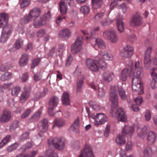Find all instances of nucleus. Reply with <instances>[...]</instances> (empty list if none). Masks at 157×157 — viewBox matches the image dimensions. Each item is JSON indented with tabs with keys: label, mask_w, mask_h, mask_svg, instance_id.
Here are the masks:
<instances>
[{
	"label": "nucleus",
	"mask_w": 157,
	"mask_h": 157,
	"mask_svg": "<svg viewBox=\"0 0 157 157\" xmlns=\"http://www.w3.org/2000/svg\"><path fill=\"white\" fill-rule=\"evenodd\" d=\"M135 68L131 67L130 71L127 68L124 69L122 71L121 78L123 81H125L127 76L132 78V89L134 92H138L139 94L144 92L143 84L141 80V75L143 71V67L140 62L137 61L134 64Z\"/></svg>",
	"instance_id": "f257e3e1"
},
{
	"label": "nucleus",
	"mask_w": 157,
	"mask_h": 157,
	"mask_svg": "<svg viewBox=\"0 0 157 157\" xmlns=\"http://www.w3.org/2000/svg\"><path fill=\"white\" fill-rule=\"evenodd\" d=\"M86 64L87 67L90 70L97 72L99 71V68L103 70H105L107 67L106 63L101 59H87L86 61Z\"/></svg>",
	"instance_id": "f03ea898"
},
{
	"label": "nucleus",
	"mask_w": 157,
	"mask_h": 157,
	"mask_svg": "<svg viewBox=\"0 0 157 157\" xmlns=\"http://www.w3.org/2000/svg\"><path fill=\"white\" fill-rule=\"evenodd\" d=\"M86 64L87 67L90 70L97 72L99 71V68L103 70H105L107 67L106 63L101 59H87L86 61Z\"/></svg>",
	"instance_id": "7ed1b4c3"
},
{
	"label": "nucleus",
	"mask_w": 157,
	"mask_h": 157,
	"mask_svg": "<svg viewBox=\"0 0 157 157\" xmlns=\"http://www.w3.org/2000/svg\"><path fill=\"white\" fill-rule=\"evenodd\" d=\"M89 118L94 120V123L95 126H98L104 124L107 121V117L103 113H90L89 110L86 108Z\"/></svg>",
	"instance_id": "20e7f679"
},
{
	"label": "nucleus",
	"mask_w": 157,
	"mask_h": 157,
	"mask_svg": "<svg viewBox=\"0 0 157 157\" xmlns=\"http://www.w3.org/2000/svg\"><path fill=\"white\" fill-rule=\"evenodd\" d=\"M134 131V128L132 126H125L122 131V134L118 135L116 139V143L120 145L124 144L125 143V136L128 134L130 135L132 134Z\"/></svg>",
	"instance_id": "39448f33"
},
{
	"label": "nucleus",
	"mask_w": 157,
	"mask_h": 157,
	"mask_svg": "<svg viewBox=\"0 0 157 157\" xmlns=\"http://www.w3.org/2000/svg\"><path fill=\"white\" fill-rule=\"evenodd\" d=\"M152 62V63L151 64L152 68L150 72L153 79L151 82L150 86L152 89H154L157 87V54Z\"/></svg>",
	"instance_id": "423d86ee"
},
{
	"label": "nucleus",
	"mask_w": 157,
	"mask_h": 157,
	"mask_svg": "<svg viewBox=\"0 0 157 157\" xmlns=\"http://www.w3.org/2000/svg\"><path fill=\"white\" fill-rule=\"evenodd\" d=\"M103 37L109 40L112 43H116L118 40V36L116 31L113 29H107L103 33Z\"/></svg>",
	"instance_id": "0eeeda50"
},
{
	"label": "nucleus",
	"mask_w": 157,
	"mask_h": 157,
	"mask_svg": "<svg viewBox=\"0 0 157 157\" xmlns=\"http://www.w3.org/2000/svg\"><path fill=\"white\" fill-rule=\"evenodd\" d=\"M67 5L70 6H72L74 5L73 0H61L59 3V10L62 15L67 14Z\"/></svg>",
	"instance_id": "6e6552de"
},
{
	"label": "nucleus",
	"mask_w": 157,
	"mask_h": 157,
	"mask_svg": "<svg viewBox=\"0 0 157 157\" xmlns=\"http://www.w3.org/2000/svg\"><path fill=\"white\" fill-rule=\"evenodd\" d=\"M48 143L50 146H52L59 150L63 149L64 146V142L60 138L50 139L48 140Z\"/></svg>",
	"instance_id": "1a4fd4ad"
},
{
	"label": "nucleus",
	"mask_w": 157,
	"mask_h": 157,
	"mask_svg": "<svg viewBox=\"0 0 157 157\" xmlns=\"http://www.w3.org/2000/svg\"><path fill=\"white\" fill-rule=\"evenodd\" d=\"M151 49V47H149L147 48L145 52L144 63L145 67L147 70L151 67V64H152V61L155 59L156 55H157V54H155L154 58L151 60L150 59V57Z\"/></svg>",
	"instance_id": "9d476101"
},
{
	"label": "nucleus",
	"mask_w": 157,
	"mask_h": 157,
	"mask_svg": "<svg viewBox=\"0 0 157 157\" xmlns=\"http://www.w3.org/2000/svg\"><path fill=\"white\" fill-rule=\"evenodd\" d=\"M2 28L0 41L4 43L9 37L12 32V28L11 26L9 25Z\"/></svg>",
	"instance_id": "9b49d317"
},
{
	"label": "nucleus",
	"mask_w": 157,
	"mask_h": 157,
	"mask_svg": "<svg viewBox=\"0 0 157 157\" xmlns=\"http://www.w3.org/2000/svg\"><path fill=\"white\" fill-rule=\"evenodd\" d=\"M110 100L113 106H117L118 104V95L117 94V90L115 86L110 87Z\"/></svg>",
	"instance_id": "f8f14e48"
},
{
	"label": "nucleus",
	"mask_w": 157,
	"mask_h": 157,
	"mask_svg": "<svg viewBox=\"0 0 157 157\" xmlns=\"http://www.w3.org/2000/svg\"><path fill=\"white\" fill-rule=\"evenodd\" d=\"M82 40L83 39L82 36L77 37L74 44L71 46V50L72 53H77L80 51L82 44Z\"/></svg>",
	"instance_id": "ddd939ff"
},
{
	"label": "nucleus",
	"mask_w": 157,
	"mask_h": 157,
	"mask_svg": "<svg viewBox=\"0 0 157 157\" xmlns=\"http://www.w3.org/2000/svg\"><path fill=\"white\" fill-rule=\"evenodd\" d=\"M59 102V99L56 96H54L51 98L50 99L49 105L48 113L50 116H53L54 114L53 112V109L57 106Z\"/></svg>",
	"instance_id": "4468645a"
},
{
	"label": "nucleus",
	"mask_w": 157,
	"mask_h": 157,
	"mask_svg": "<svg viewBox=\"0 0 157 157\" xmlns=\"http://www.w3.org/2000/svg\"><path fill=\"white\" fill-rule=\"evenodd\" d=\"M78 157H94L91 147L88 144H86Z\"/></svg>",
	"instance_id": "2eb2a0df"
},
{
	"label": "nucleus",
	"mask_w": 157,
	"mask_h": 157,
	"mask_svg": "<svg viewBox=\"0 0 157 157\" xmlns=\"http://www.w3.org/2000/svg\"><path fill=\"white\" fill-rule=\"evenodd\" d=\"M143 98L140 96H139L135 100V102L136 105L132 104V101L130 100H128V106L131 109L135 112L139 111V109L137 105H140L142 103Z\"/></svg>",
	"instance_id": "dca6fc26"
},
{
	"label": "nucleus",
	"mask_w": 157,
	"mask_h": 157,
	"mask_svg": "<svg viewBox=\"0 0 157 157\" xmlns=\"http://www.w3.org/2000/svg\"><path fill=\"white\" fill-rule=\"evenodd\" d=\"M143 23L142 18L139 13H136L130 20V24L132 26H138Z\"/></svg>",
	"instance_id": "f3484780"
},
{
	"label": "nucleus",
	"mask_w": 157,
	"mask_h": 157,
	"mask_svg": "<svg viewBox=\"0 0 157 157\" xmlns=\"http://www.w3.org/2000/svg\"><path fill=\"white\" fill-rule=\"evenodd\" d=\"M50 17V14L49 11H48L42 17L40 18V21L38 22L36 21L34 23V27L37 28L40 27L43 25L46 24L47 20Z\"/></svg>",
	"instance_id": "a211bd4d"
},
{
	"label": "nucleus",
	"mask_w": 157,
	"mask_h": 157,
	"mask_svg": "<svg viewBox=\"0 0 157 157\" xmlns=\"http://www.w3.org/2000/svg\"><path fill=\"white\" fill-rule=\"evenodd\" d=\"M40 14V11L38 8H34L30 11L28 15L32 21L34 20V25L36 21L38 22L40 21V17H39Z\"/></svg>",
	"instance_id": "6ab92c4d"
},
{
	"label": "nucleus",
	"mask_w": 157,
	"mask_h": 157,
	"mask_svg": "<svg viewBox=\"0 0 157 157\" xmlns=\"http://www.w3.org/2000/svg\"><path fill=\"white\" fill-rule=\"evenodd\" d=\"M115 116L118 121L125 122L127 121V117L124 109L122 108H119L116 113Z\"/></svg>",
	"instance_id": "aec40b11"
},
{
	"label": "nucleus",
	"mask_w": 157,
	"mask_h": 157,
	"mask_svg": "<svg viewBox=\"0 0 157 157\" xmlns=\"http://www.w3.org/2000/svg\"><path fill=\"white\" fill-rule=\"evenodd\" d=\"M9 16L8 14L2 13L0 14V28H3L7 26Z\"/></svg>",
	"instance_id": "412c9836"
},
{
	"label": "nucleus",
	"mask_w": 157,
	"mask_h": 157,
	"mask_svg": "<svg viewBox=\"0 0 157 157\" xmlns=\"http://www.w3.org/2000/svg\"><path fill=\"white\" fill-rule=\"evenodd\" d=\"M31 90L29 89H25L23 91L20 96V101L22 103L25 102L29 98Z\"/></svg>",
	"instance_id": "4be33fe9"
},
{
	"label": "nucleus",
	"mask_w": 157,
	"mask_h": 157,
	"mask_svg": "<svg viewBox=\"0 0 157 157\" xmlns=\"http://www.w3.org/2000/svg\"><path fill=\"white\" fill-rule=\"evenodd\" d=\"M38 127L39 131L42 132H46L48 129V120L44 119L39 123Z\"/></svg>",
	"instance_id": "5701e85b"
},
{
	"label": "nucleus",
	"mask_w": 157,
	"mask_h": 157,
	"mask_svg": "<svg viewBox=\"0 0 157 157\" xmlns=\"http://www.w3.org/2000/svg\"><path fill=\"white\" fill-rule=\"evenodd\" d=\"M78 78L79 79L77 81V94H79L82 91V88L83 83L84 76L81 75L80 72L78 75Z\"/></svg>",
	"instance_id": "b1692460"
},
{
	"label": "nucleus",
	"mask_w": 157,
	"mask_h": 157,
	"mask_svg": "<svg viewBox=\"0 0 157 157\" xmlns=\"http://www.w3.org/2000/svg\"><path fill=\"white\" fill-rule=\"evenodd\" d=\"M93 47L96 49L98 48L101 49H104L106 48V46L103 40L98 38L95 39V43Z\"/></svg>",
	"instance_id": "393cba45"
},
{
	"label": "nucleus",
	"mask_w": 157,
	"mask_h": 157,
	"mask_svg": "<svg viewBox=\"0 0 157 157\" xmlns=\"http://www.w3.org/2000/svg\"><path fill=\"white\" fill-rule=\"evenodd\" d=\"M102 77L105 81L109 82L114 78V75L112 72L106 71L103 74Z\"/></svg>",
	"instance_id": "a878e982"
},
{
	"label": "nucleus",
	"mask_w": 157,
	"mask_h": 157,
	"mask_svg": "<svg viewBox=\"0 0 157 157\" xmlns=\"http://www.w3.org/2000/svg\"><path fill=\"white\" fill-rule=\"evenodd\" d=\"M156 138V134L153 131L150 132L147 137V142L149 145L152 144L155 141Z\"/></svg>",
	"instance_id": "bb28decb"
},
{
	"label": "nucleus",
	"mask_w": 157,
	"mask_h": 157,
	"mask_svg": "<svg viewBox=\"0 0 157 157\" xmlns=\"http://www.w3.org/2000/svg\"><path fill=\"white\" fill-rule=\"evenodd\" d=\"M100 55L102 59L106 60H112L113 59V55L106 51H101Z\"/></svg>",
	"instance_id": "cd10ccee"
},
{
	"label": "nucleus",
	"mask_w": 157,
	"mask_h": 157,
	"mask_svg": "<svg viewBox=\"0 0 157 157\" xmlns=\"http://www.w3.org/2000/svg\"><path fill=\"white\" fill-rule=\"evenodd\" d=\"M116 23L118 31L120 33H122L124 30V23L122 19L117 18L116 20Z\"/></svg>",
	"instance_id": "c85d7f7f"
},
{
	"label": "nucleus",
	"mask_w": 157,
	"mask_h": 157,
	"mask_svg": "<svg viewBox=\"0 0 157 157\" xmlns=\"http://www.w3.org/2000/svg\"><path fill=\"white\" fill-rule=\"evenodd\" d=\"M29 57L26 53L23 54L21 57L19 61V64L20 66L23 67L26 65L28 62Z\"/></svg>",
	"instance_id": "c756f323"
},
{
	"label": "nucleus",
	"mask_w": 157,
	"mask_h": 157,
	"mask_svg": "<svg viewBox=\"0 0 157 157\" xmlns=\"http://www.w3.org/2000/svg\"><path fill=\"white\" fill-rule=\"evenodd\" d=\"M10 113L7 111H4L0 118V121L2 122H6L8 121L10 118Z\"/></svg>",
	"instance_id": "7c9ffc66"
},
{
	"label": "nucleus",
	"mask_w": 157,
	"mask_h": 157,
	"mask_svg": "<svg viewBox=\"0 0 157 157\" xmlns=\"http://www.w3.org/2000/svg\"><path fill=\"white\" fill-rule=\"evenodd\" d=\"M59 36L61 38H68L71 35V33L68 29H64L62 30L59 32Z\"/></svg>",
	"instance_id": "2f4dec72"
},
{
	"label": "nucleus",
	"mask_w": 157,
	"mask_h": 157,
	"mask_svg": "<svg viewBox=\"0 0 157 157\" xmlns=\"http://www.w3.org/2000/svg\"><path fill=\"white\" fill-rule=\"evenodd\" d=\"M62 101L64 105H68L70 104L69 96V94L67 92H64L62 95Z\"/></svg>",
	"instance_id": "473e14b6"
},
{
	"label": "nucleus",
	"mask_w": 157,
	"mask_h": 157,
	"mask_svg": "<svg viewBox=\"0 0 157 157\" xmlns=\"http://www.w3.org/2000/svg\"><path fill=\"white\" fill-rule=\"evenodd\" d=\"M118 89L119 94L121 98L123 100L126 99L127 96L124 89L122 86H118Z\"/></svg>",
	"instance_id": "72a5a7b5"
},
{
	"label": "nucleus",
	"mask_w": 157,
	"mask_h": 157,
	"mask_svg": "<svg viewBox=\"0 0 157 157\" xmlns=\"http://www.w3.org/2000/svg\"><path fill=\"white\" fill-rule=\"evenodd\" d=\"M138 135L140 137L143 139L147 133V129L145 126L142 128H138L137 130Z\"/></svg>",
	"instance_id": "f704fd0d"
},
{
	"label": "nucleus",
	"mask_w": 157,
	"mask_h": 157,
	"mask_svg": "<svg viewBox=\"0 0 157 157\" xmlns=\"http://www.w3.org/2000/svg\"><path fill=\"white\" fill-rule=\"evenodd\" d=\"M41 110H38L37 112L35 113L32 115L29 119V120L32 122L37 121L38 120L41 114Z\"/></svg>",
	"instance_id": "c9c22d12"
},
{
	"label": "nucleus",
	"mask_w": 157,
	"mask_h": 157,
	"mask_svg": "<svg viewBox=\"0 0 157 157\" xmlns=\"http://www.w3.org/2000/svg\"><path fill=\"white\" fill-rule=\"evenodd\" d=\"M12 76V75L11 73L6 72L1 76L0 79L2 81H6L10 79Z\"/></svg>",
	"instance_id": "e433bc0d"
},
{
	"label": "nucleus",
	"mask_w": 157,
	"mask_h": 157,
	"mask_svg": "<svg viewBox=\"0 0 157 157\" xmlns=\"http://www.w3.org/2000/svg\"><path fill=\"white\" fill-rule=\"evenodd\" d=\"M102 0H92L93 8L97 9L100 8L102 4Z\"/></svg>",
	"instance_id": "4c0bfd02"
},
{
	"label": "nucleus",
	"mask_w": 157,
	"mask_h": 157,
	"mask_svg": "<svg viewBox=\"0 0 157 157\" xmlns=\"http://www.w3.org/2000/svg\"><path fill=\"white\" fill-rule=\"evenodd\" d=\"M144 157H151L152 155V150L149 147H145L143 151Z\"/></svg>",
	"instance_id": "58836bf2"
},
{
	"label": "nucleus",
	"mask_w": 157,
	"mask_h": 157,
	"mask_svg": "<svg viewBox=\"0 0 157 157\" xmlns=\"http://www.w3.org/2000/svg\"><path fill=\"white\" fill-rule=\"evenodd\" d=\"M54 127L56 126L59 128L64 126L65 124V121L62 119H56L54 121Z\"/></svg>",
	"instance_id": "ea45409f"
},
{
	"label": "nucleus",
	"mask_w": 157,
	"mask_h": 157,
	"mask_svg": "<svg viewBox=\"0 0 157 157\" xmlns=\"http://www.w3.org/2000/svg\"><path fill=\"white\" fill-rule=\"evenodd\" d=\"M33 144L30 142H28L25 145H23L19 149L21 152H24L26 151L32 147Z\"/></svg>",
	"instance_id": "a19ab883"
},
{
	"label": "nucleus",
	"mask_w": 157,
	"mask_h": 157,
	"mask_svg": "<svg viewBox=\"0 0 157 157\" xmlns=\"http://www.w3.org/2000/svg\"><path fill=\"white\" fill-rule=\"evenodd\" d=\"M19 4L21 9L28 6L30 3V0H19Z\"/></svg>",
	"instance_id": "79ce46f5"
},
{
	"label": "nucleus",
	"mask_w": 157,
	"mask_h": 157,
	"mask_svg": "<svg viewBox=\"0 0 157 157\" xmlns=\"http://www.w3.org/2000/svg\"><path fill=\"white\" fill-rule=\"evenodd\" d=\"M21 91V88L19 86L14 87L12 89L11 94L12 95L17 96Z\"/></svg>",
	"instance_id": "37998d69"
},
{
	"label": "nucleus",
	"mask_w": 157,
	"mask_h": 157,
	"mask_svg": "<svg viewBox=\"0 0 157 157\" xmlns=\"http://www.w3.org/2000/svg\"><path fill=\"white\" fill-rule=\"evenodd\" d=\"M79 126V119L78 117L74 121L70 127V129L74 130L78 129Z\"/></svg>",
	"instance_id": "c03bdc74"
},
{
	"label": "nucleus",
	"mask_w": 157,
	"mask_h": 157,
	"mask_svg": "<svg viewBox=\"0 0 157 157\" xmlns=\"http://www.w3.org/2000/svg\"><path fill=\"white\" fill-rule=\"evenodd\" d=\"M45 155L49 157H57L58 155L57 153L55 152L54 151L51 149H48L46 151Z\"/></svg>",
	"instance_id": "a18cd8bd"
},
{
	"label": "nucleus",
	"mask_w": 157,
	"mask_h": 157,
	"mask_svg": "<svg viewBox=\"0 0 157 157\" xmlns=\"http://www.w3.org/2000/svg\"><path fill=\"white\" fill-rule=\"evenodd\" d=\"M89 105L90 106L96 111H98L101 109L100 106L92 101H90L89 102Z\"/></svg>",
	"instance_id": "49530a36"
},
{
	"label": "nucleus",
	"mask_w": 157,
	"mask_h": 157,
	"mask_svg": "<svg viewBox=\"0 0 157 157\" xmlns=\"http://www.w3.org/2000/svg\"><path fill=\"white\" fill-rule=\"evenodd\" d=\"M23 44L22 40L20 38L18 39L16 41L14 44V47L17 49H18L21 48Z\"/></svg>",
	"instance_id": "de8ad7c7"
},
{
	"label": "nucleus",
	"mask_w": 157,
	"mask_h": 157,
	"mask_svg": "<svg viewBox=\"0 0 157 157\" xmlns=\"http://www.w3.org/2000/svg\"><path fill=\"white\" fill-rule=\"evenodd\" d=\"M32 21L28 15H26L21 20V24L24 25L27 24L30 21Z\"/></svg>",
	"instance_id": "09e8293b"
},
{
	"label": "nucleus",
	"mask_w": 157,
	"mask_h": 157,
	"mask_svg": "<svg viewBox=\"0 0 157 157\" xmlns=\"http://www.w3.org/2000/svg\"><path fill=\"white\" fill-rule=\"evenodd\" d=\"M90 10L89 6L87 5H84L81 7V11L84 14H87Z\"/></svg>",
	"instance_id": "8fccbe9b"
},
{
	"label": "nucleus",
	"mask_w": 157,
	"mask_h": 157,
	"mask_svg": "<svg viewBox=\"0 0 157 157\" xmlns=\"http://www.w3.org/2000/svg\"><path fill=\"white\" fill-rule=\"evenodd\" d=\"M132 55L133 54L125 51L123 49L121 51L120 53V55L121 56L126 58H130Z\"/></svg>",
	"instance_id": "3c124183"
},
{
	"label": "nucleus",
	"mask_w": 157,
	"mask_h": 157,
	"mask_svg": "<svg viewBox=\"0 0 157 157\" xmlns=\"http://www.w3.org/2000/svg\"><path fill=\"white\" fill-rule=\"evenodd\" d=\"M41 61V59L40 58L34 59L32 61L31 64V68H34L36 66H38Z\"/></svg>",
	"instance_id": "603ef678"
},
{
	"label": "nucleus",
	"mask_w": 157,
	"mask_h": 157,
	"mask_svg": "<svg viewBox=\"0 0 157 157\" xmlns=\"http://www.w3.org/2000/svg\"><path fill=\"white\" fill-rule=\"evenodd\" d=\"M8 63H5L2 64L0 67V71L2 72L5 71L10 69V67Z\"/></svg>",
	"instance_id": "864d4df0"
},
{
	"label": "nucleus",
	"mask_w": 157,
	"mask_h": 157,
	"mask_svg": "<svg viewBox=\"0 0 157 157\" xmlns=\"http://www.w3.org/2000/svg\"><path fill=\"white\" fill-rule=\"evenodd\" d=\"M19 146L17 143H14L7 148V150L9 152H11L15 150Z\"/></svg>",
	"instance_id": "5fc2aeb1"
},
{
	"label": "nucleus",
	"mask_w": 157,
	"mask_h": 157,
	"mask_svg": "<svg viewBox=\"0 0 157 157\" xmlns=\"http://www.w3.org/2000/svg\"><path fill=\"white\" fill-rule=\"evenodd\" d=\"M19 122L17 121H13L11 125L10 126V129L11 131L14 130L18 126Z\"/></svg>",
	"instance_id": "6e6d98bb"
},
{
	"label": "nucleus",
	"mask_w": 157,
	"mask_h": 157,
	"mask_svg": "<svg viewBox=\"0 0 157 157\" xmlns=\"http://www.w3.org/2000/svg\"><path fill=\"white\" fill-rule=\"evenodd\" d=\"M104 15V12L98 13L94 15V18L97 21H99L102 18Z\"/></svg>",
	"instance_id": "4d7b16f0"
},
{
	"label": "nucleus",
	"mask_w": 157,
	"mask_h": 157,
	"mask_svg": "<svg viewBox=\"0 0 157 157\" xmlns=\"http://www.w3.org/2000/svg\"><path fill=\"white\" fill-rule=\"evenodd\" d=\"M32 109H28L21 115V117L22 118H25L27 117L31 113Z\"/></svg>",
	"instance_id": "13d9d810"
},
{
	"label": "nucleus",
	"mask_w": 157,
	"mask_h": 157,
	"mask_svg": "<svg viewBox=\"0 0 157 157\" xmlns=\"http://www.w3.org/2000/svg\"><path fill=\"white\" fill-rule=\"evenodd\" d=\"M113 20H109L107 19H105L102 20L101 21V25L103 26L109 25L112 23Z\"/></svg>",
	"instance_id": "bf43d9fd"
},
{
	"label": "nucleus",
	"mask_w": 157,
	"mask_h": 157,
	"mask_svg": "<svg viewBox=\"0 0 157 157\" xmlns=\"http://www.w3.org/2000/svg\"><path fill=\"white\" fill-rule=\"evenodd\" d=\"M48 92V90L46 88L44 89L43 90L42 93H40V95L38 97L36 98V100H38L41 98L45 96L47 94Z\"/></svg>",
	"instance_id": "052dcab7"
},
{
	"label": "nucleus",
	"mask_w": 157,
	"mask_h": 157,
	"mask_svg": "<svg viewBox=\"0 0 157 157\" xmlns=\"http://www.w3.org/2000/svg\"><path fill=\"white\" fill-rule=\"evenodd\" d=\"M29 132H25L23 133L20 137L21 141H23L29 138Z\"/></svg>",
	"instance_id": "680f3d73"
},
{
	"label": "nucleus",
	"mask_w": 157,
	"mask_h": 157,
	"mask_svg": "<svg viewBox=\"0 0 157 157\" xmlns=\"http://www.w3.org/2000/svg\"><path fill=\"white\" fill-rule=\"evenodd\" d=\"M65 48V45L63 44H61L59 46L58 51L59 53V56H60L62 55V53L64 51Z\"/></svg>",
	"instance_id": "e2e57ef3"
},
{
	"label": "nucleus",
	"mask_w": 157,
	"mask_h": 157,
	"mask_svg": "<svg viewBox=\"0 0 157 157\" xmlns=\"http://www.w3.org/2000/svg\"><path fill=\"white\" fill-rule=\"evenodd\" d=\"M123 49L125 51L128 52L133 54L134 53V49L130 45H128L125 47Z\"/></svg>",
	"instance_id": "0e129e2a"
},
{
	"label": "nucleus",
	"mask_w": 157,
	"mask_h": 157,
	"mask_svg": "<svg viewBox=\"0 0 157 157\" xmlns=\"http://www.w3.org/2000/svg\"><path fill=\"white\" fill-rule=\"evenodd\" d=\"M63 15H59L57 17L56 22L58 25H59L63 20L66 18V17L64 16Z\"/></svg>",
	"instance_id": "69168bd1"
},
{
	"label": "nucleus",
	"mask_w": 157,
	"mask_h": 157,
	"mask_svg": "<svg viewBox=\"0 0 157 157\" xmlns=\"http://www.w3.org/2000/svg\"><path fill=\"white\" fill-rule=\"evenodd\" d=\"M119 8H121L122 10V12L125 13L127 10V6L126 4L124 3H122L119 5L118 6Z\"/></svg>",
	"instance_id": "338daca9"
},
{
	"label": "nucleus",
	"mask_w": 157,
	"mask_h": 157,
	"mask_svg": "<svg viewBox=\"0 0 157 157\" xmlns=\"http://www.w3.org/2000/svg\"><path fill=\"white\" fill-rule=\"evenodd\" d=\"M145 120L146 121H149L151 119V114L149 110H147L145 114Z\"/></svg>",
	"instance_id": "774afa93"
}]
</instances>
